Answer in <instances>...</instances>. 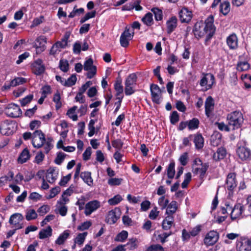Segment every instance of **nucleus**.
I'll list each match as a JSON object with an SVG mask.
<instances>
[{"mask_svg": "<svg viewBox=\"0 0 251 251\" xmlns=\"http://www.w3.org/2000/svg\"><path fill=\"white\" fill-rule=\"evenodd\" d=\"M227 120L229 127L233 130L241 127L244 119L241 112L235 111L227 115Z\"/></svg>", "mask_w": 251, "mask_h": 251, "instance_id": "nucleus-1", "label": "nucleus"}, {"mask_svg": "<svg viewBox=\"0 0 251 251\" xmlns=\"http://www.w3.org/2000/svg\"><path fill=\"white\" fill-rule=\"evenodd\" d=\"M195 37L199 39L206 36V40H208L211 37H209V32L205 28L204 23L202 21L197 22L193 29Z\"/></svg>", "mask_w": 251, "mask_h": 251, "instance_id": "nucleus-2", "label": "nucleus"}, {"mask_svg": "<svg viewBox=\"0 0 251 251\" xmlns=\"http://www.w3.org/2000/svg\"><path fill=\"white\" fill-rule=\"evenodd\" d=\"M16 129V124L12 120H6L0 124V132L3 135L9 136L12 134Z\"/></svg>", "mask_w": 251, "mask_h": 251, "instance_id": "nucleus-3", "label": "nucleus"}, {"mask_svg": "<svg viewBox=\"0 0 251 251\" xmlns=\"http://www.w3.org/2000/svg\"><path fill=\"white\" fill-rule=\"evenodd\" d=\"M236 152L238 157L242 161L251 160V150L246 146L242 145L241 143L237 144Z\"/></svg>", "mask_w": 251, "mask_h": 251, "instance_id": "nucleus-4", "label": "nucleus"}, {"mask_svg": "<svg viewBox=\"0 0 251 251\" xmlns=\"http://www.w3.org/2000/svg\"><path fill=\"white\" fill-rule=\"evenodd\" d=\"M45 142V134L40 130H36L32 134V143L34 147L40 148Z\"/></svg>", "mask_w": 251, "mask_h": 251, "instance_id": "nucleus-5", "label": "nucleus"}, {"mask_svg": "<svg viewBox=\"0 0 251 251\" xmlns=\"http://www.w3.org/2000/svg\"><path fill=\"white\" fill-rule=\"evenodd\" d=\"M24 220V217L21 213H17L12 214L9 220V223L10 225L13 226V227L15 228L16 229H22L24 227V225L23 223Z\"/></svg>", "mask_w": 251, "mask_h": 251, "instance_id": "nucleus-6", "label": "nucleus"}, {"mask_svg": "<svg viewBox=\"0 0 251 251\" xmlns=\"http://www.w3.org/2000/svg\"><path fill=\"white\" fill-rule=\"evenodd\" d=\"M237 251H251V238L241 237L236 242Z\"/></svg>", "mask_w": 251, "mask_h": 251, "instance_id": "nucleus-7", "label": "nucleus"}, {"mask_svg": "<svg viewBox=\"0 0 251 251\" xmlns=\"http://www.w3.org/2000/svg\"><path fill=\"white\" fill-rule=\"evenodd\" d=\"M203 76L200 81L201 87H205L206 90L210 89L215 83V77L211 73L203 74Z\"/></svg>", "mask_w": 251, "mask_h": 251, "instance_id": "nucleus-8", "label": "nucleus"}, {"mask_svg": "<svg viewBox=\"0 0 251 251\" xmlns=\"http://www.w3.org/2000/svg\"><path fill=\"white\" fill-rule=\"evenodd\" d=\"M5 113L9 117L16 118L20 117L22 111L20 107L14 103L9 104L5 108Z\"/></svg>", "mask_w": 251, "mask_h": 251, "instance_id": "nucleus-9", "label": "nucleus"}, {"mask_svg": "<svg viewBox=\"0 0 251 251\" xmlns=\"http://www.w3.org/2000/svg\"><path fill=\"white\" fill-rule=\"evenodd\" d=\"M151 99L153 102L159 104L162 101L161 91L156 84H151L150 87Z\"/></svg>", "mask_w": 251, "mask_h": 251, "instance_id": "nucleus-10", "label": "nucleus"}, {"mask_svg": "<svg viewBox=\"0 0 251 251\" xmlns=\"http://www.w3.org/2000/svg\"><path fill=\"white\" fill-rule=\"evenodd\" d=\"M84 69L88 71L86 75L87 78L91 79L97 73V68L93 65V60L92 58H89L85 61Z\"/></svg>", "mask_w": 251, "mask_h": 251, "instance_id": "nucleus-11", "label": "nucleus"}, {"mask_svg": "<svg viewBox=\"0 0 251 251\" xmlns=\"http://www.w3.org/2000/svg\"><path fill=\"white\" fill-rule=\"evenodd\" d=\"M47 42V39L45 36L41 35L36 38L33 46L36 49V53L40 54L46 50Z\"/></svg>", "mask_w": 251, "mask_h": 251, "instance_id": "nucleus-12", "label": "nucleus"}, {"mask_svg": "<svg viewBox=\"0 0 251 251\" xmlns=\"http://www.w3.org/2000/svg\"><path fill=\"white\" fill-rule=\"evenodd\" d=\"M46 68L43 61L41 59H37L31 65L32 72L37 75H41L45 71Z\"/></svg>", "mask_w": 251, "mask_h": 251, "instance_id": "nucleus-13", "label": "nucleus"}, {"mask_svg": "<svg viewBox=\"0 0 251 251\" xmlns=\"http://www.w3.org/2000/svg\"><path fill=\"white\" fill-rule=\"evenodd\" d=\"M100 206V203L97 200H93L87 202L85 205L84 214L86 216H90L93 212L96 211Z\"/></svg>", "mask_w": 251, "mask_h": 251, "instance_id": "nucleus-14", "label": "nucleus"}, {"mask_svg": "<svg viewBox=\"0 0 251 251\" xmlns=\"http://www.w3.org/2000/svg\"><path fill=\"white\" fill-rule=\"evenodd\" d=\"M120 210L118 208H115L109 211L106 217L105 222L109 224H115L120 218Z\"/></svg>", "mask_w": 251, "mask_h": 251, "instance_id": "nucleus-15", "label": "nucleus"}, {"mask_svg": "<svg viewBox=\"0 0 251 251\" xmlns=\"http://www.w3.org/2000/svg\"><path fill=\"white\" fill-rule=\"evenodd\" d=\"M218 239V232L211 231L206 234L204 239V243L206 246H212L217 242Z\"/></svg>", "mask_w": 251, "mask_h": 251, "instance_id": "nucleus-16", "label": "nucleus"}, {"mask_svg": "<svg viewBox=\"0 0 251 251\" xmlns=\"http://www.w3.org/2000/svg\"><path fill=\"white\" fill-rule=\"evenodd\" d=\"M245 210L244 206L241 203L236 204L234 207H232L230 211V216L232 219H236L239 218Z\"/></svg>", "mask_w": 251, "mask_h": 251, "instance_id": "nucleus-17", "label": "nucleus"}, {"mask_svg": "<svg viewBox=\"0 0 251 251\" xmlns=\"http://www.w3.org/2000/svg\"><path fill=\"white\" fill-rule=\"evenodd\" d=\"M226 188L229 191H233L237 186L236 174L234 173H229L226 177Z\"/></svg>", "mask_w": 251, "mask_h": 251, "instance_id": "nucleus-18", "label": "nucleus"}, {"mask_svg": "<svg viewBox=\"0 0 251 251\" xmlns=\"http://www.w3.org/2000/svg\"><path fill=\"white\" fill-rule=\"evenodd\" d=\"M179 17L181 23H189L192 19V13L186 8H183L179 12Z\"/></svg>", "mask_w": 251, "mask_h": 251, "instance_id": "nucleus-19", "label": "nucleus"}, {"mask_svg": "<svg viewBox=\"0 0 251 251\" xmlns=\"http://www.w3.org/2000/svg\"><path fill=\"white\" fill-rule=\"evenodd\" d=\"M177 25V19L176 16H172L166 22L167 32L170 34L172 33Z\"/></svg>", "mask_w": 251, "mask_h": 251, "instance_id": "nucleus-20", "label": "nucleus"}, {"mask_svg": "<svg viewBox=\"0 0 251 251\" xmlns=\"http://www.w3.org/2000/svg\"><path fill=\"white\" fill-rule=\"evenodd\" d=\"M58 175V172L54 168H50L47 171L46 177L47 181L50 183H53L56 180Z\"/></svg>", "mask_w": 251, "mask_h": 251, "instance_id": "nucleus-21", "label": "nucleus"}, {"mask_svg": "<svg viewBox=\"0 0 251 251\" xmlns=\"http://www.w3.org/2000/svg\"><path fill=\"white\" fill-rule=\"evenodd\" d=\"M238 38L236 34L232 33L226 38V44L230 50H235L238 47Z\"/></svg>", "mask_w": 251, "mask_h": 251, "instance_id": "nucleus-22", "label": "nucleus"}, {"mask_svg": "<svg viewBox=\"0 0 251 251\" xmlns=\"http://www.w3.org/2000/svg\"><path fill=\"white\" fill-rule=\"evenodd\" d=\"M214 18L212 15L209 16L205 21V28L209 32V37H212L215 32V28L213 25Z\"/></svg>", "mask_w": 251, "mask_h": 251, "instance_id": "nucleus-23", "label": "nucleus"}, {"mask_svg": "<svg viewBox=\"0 0 251 251\" xmlns=\"http://www.w3.org/2000/svg\"><path fill=\"white\" fill-rule=\"evenodd\" d=\"M214 101L213 99L209 96L207 98L205 102V111L206 115L209 117L214 110Z\"/></svg>", "mask_w": 251, "mask_h": 251, "instance_id": "nucleus-24", "label": "nucleus"}, {"mask_svg": "<svg viewBox=\"0 0 251 251\" xmlns=\"http://www.w3.org/2000/svg\"><path fill=\"white\" fill-rule=\"evenodd\" d=\"M226 154V151L225 148L221 147L218 149L216 152L213 154V159L218 161L221 159H224Z\"/></svg>", "mask_w": 251, "mask_h": 251, "instance_id": "nucleus-25", "label": "nucleus"}, {"mask_svg": "<svg viewBox=\"0 0 251 251\" xmlns=\"http://www.w3.org/2000/svg\"><path fill=\"white\" fill-rule=\"evenodd\" d=\"M174 223V216L169 215L163 220L162 226L164 230H168L171 228Z\"/></svg>", "mask_w": 251, "mask_h": 251, "instance_id": "nucleus-26", "label": "nucleus"}, {"mask_svg": "<svg viewBox=\"0 0 251 251\" xmlns=\"http://www.w3.org/2000/svg\"><path fill=\"white\" fill-rule=\"evenodd\" d=\"M26 81V80L25 78L21 77H16L10 81L9 85H5L4 87L5 89H8L11 87H15L20 84H23L25 83Z\"/></svg>", "mask_w": 251, "mask_h": 251, "instance_id": "nucleus-27", "label": "nucleus"}, {"mask_svg": "<svg viewBox=\"0 0 251 251\" xmlns=\"http://www.w3.org/2000/svg\"><path fill=\"white\" fill-rule=\"evenodd\" d=\"M166 214L169 215H172L176 213L177 210V202L176 201H172L166 207Z\"/></svg>", "mask_w": 251, "mask_h": 251, "instance_id": "nucleus-28", "label": "nucleus"}, {"mask_svg": "<svg viewBox=\"0 0 251 251\" xmlns=\"http://www.w3.org/2000/svg\"><path fill=\"white\" fill-rule=\"evenodd\" d=\"M194 142L197 149H201L203 146L204 140L201 134H197L193 135Z\"/></svg>", "mask_w": 251, "mask_h": 251, "instance_id": "nucleus-29", "label": "nucleus"}, {"mask_svg": "<svg viewBox=\"0 0 251 251\" xmlns=\"http://www.w3.org/2000/svg\"><path fill=\"white\" fill-rule=\"evenodd\" d=\"M52 228L48 226L46 228L42 229L39 233V238L43 239L50 237L52 235Z\"/></svg>", "mask_w": 251, "mask_h": 251, "instance_id": "nucleus-30", "label": "nucleus"}, {"mask_svg": "<svg viewBox=\"0 0 251 251\" xmlns=\"http://www.w3.org/2000/svg\"><path fill=\"white\" fill-rule=\"evenodd\" d=\"M175 163L172 161L171 162L167 167V176L170 179H172L174 177L175 175Z\"/></svg>", "mask_w": 251, "mask_h": 251, "instance_id": "nucleus-31", "label": "nucleus"}, {"mask_svg": "<svg viewBox=\"0 0 251 251\" xmlns=\"http://www.w3.org/2000/svg\"><path fill=\"white\" fill-rule=\"evenodd\" d=\"M80 177L89 186H92L93 184V180L91 176V173L89 172H82L80 174Z\"/></svg>", "mask_w": 251, "mask_h": 251, "instance_id": "nucleus-32", "label": "nucleus"}, {"mask_svg": "<svg viewBox=\"0 0 251 251\" xmlns=\"http://www.w3.org/2000/svg\"><path fill=\"white\" fill-rule=\"evenodd\" d=\"M70 235V232L68 230H65L61 233L58 238L55 241V244L61 245L64 244L66 239L68 238Z\"/></svg>", "mask_w": 251, "mask_h": 251, "instance_id": "nucleus-33", "label": "nucleus"}, {"mask_svg": "<svg viewBox=\"0 0 251 251\" xmlns=\"http://www.w3.org/2000/svg\"><path fill=\"white\" fill-rule=\"evenodd\" d=\"M70 36V34L69 32H66L61 40L56 42V44L60 48V49H64L67 46Z\"/></svg>", "mask_w": 251, "mask_h": 251, "instance_id": "nucleus-34", "label": "nucleus"}, {"mask_svg": "<svg viewBox=\"0 0 251 251\" xmlns=\"http://www.w3.org/2000/svg\"><path fill=\"white\" fill-rule=\"evenodd\" d=\"M30 157L29 152L26 148L21 153L19 157H18V162L21 163L25 162Z\"/></svg>", "mask_w": 251, "mask_h": 251, "instance_id": "nucleus-35", "label": "nucleus"}, {"mask_svg": "<svg viewBox=\"0 0 251 251\" xmlns=\"http://www.w3.org/2000/svg\"><path fill=\"white\" fill-rule=\"evenodd\" d=\"M38 215L34 209H27L25 211V219L27 221L35 220L37 218Z\"/></svg>", "mask_w": 251, "mask_h": 251, "instance_id": "nucleus-36", "label": "nucleus"}, {"mask_svg": "<svg viewBox=\"0 0 251 251\" xmlns=\"http://www.w3.org/2000/svg\"><path fill=\"white\" fill-rule=\"evenodd\" d=\"M153 16L151 13H147L142 18V22L147 25L151 26L153 24Z\"/></svg>", "mask_w": 251, "mask_h": 251, "instance_id": "nucleus-37", "label": "nucleus"}, {"mask_svg": "<svg viewBox=\"0 0 251 251\" xmlns=\"http://www.w3.org/2000/svg\"><path fill=\"white\" fill-rule=\"evenodd\" d=\"M137 78V76L135 74H131L126 78L125 84L135 87L136 84Z\"/></svg>", "mask_w": 251, "mask_h": 251, "instance_id": "nucleus-38", "label": "nucleus"}, {"mask_svg": "<svg viewBox=\"0 0 251 251\" xmlns=\"http://www.w3.org/2000/svg\"><path fill=\"white\" fill-rule=\"evenodd\" d=\"M230 3L228 1H225L220 5V12L226 15L230 11Z\"/></svg>", "mask_w": 251, "mask_h": 251, "instance_id": "nucleus-39", "label": "nucleus"}, {"mask_svg": "<svg viewBox=\"0 0 251 251\" xmlns=\"http://www.w3.org/2000/svg\"><path fill=\"white\" fill-rule=\"evenodd\" d=\"M250 68V65L247 61H241L239 62L237 65V70L240 72L248 71Z\"/></svg>", "mask_w": 251, "mask_h": 251, "instance_id": "nucleus-40", "label": "nucleus"}, {"mask_svg": "<svg viewBox=\"0 0 251 251\" xmlns=\"http://www.w3.org/2000/svg\"><path fill=\"white\" fill-rule=\"evenodd\" d=\"M77 108V107L76 106H74L73 107L69 109L67 112V115H68V117L72 119L74 121H76L77 120L78 117L75 114V111L76 110Z\"/></svg>", "mask_w": 251, "mask_h": 251, "instance_id": "nucleus-41", "label": "nucleus"}, {"mask_svg": "<svg viewBox=\"0 0 251 251\" xmlns=\"http://www.w3.org/2000/svg\"><path fill=\"white\" fill-rule=\"evenodd\" d=\"M87 235V232H86L79 233L75 239V243L79 246H81L83 244Z\"/></svg>", "mask_w": 251, "mask_h": 251, "instance_id": "nucleus-42", "label": "nucleus"}, {"mask_svg": "<svg viewBox=\"0 0 251 251\" xmlns=\"http://www.w3.org/2000/svg\"><path fill=\"white\" fill-rule=\"evenodd\" d=\"M187 124L188 128L190 130H194L199 127L200 122L198 119L193 118L187 122Z\"/></svg>", "mask_w": 251, "mask_h": 251, "instance_id": "nucleus-43", "label": "nucleus"}, {"mask_svg": "<svg viewBox=\"0 0 251 251\" xmlns=\"http://www.w3.org/2000/svg\"><path fill=\"white\" fill-rule=\"evenodd\" d=\"M151 11L154 14L156 21H161L163 18L162 11L157 7H153L151 9Z\"/></svg>", "mask_w": 251, "mask_h": 251, "instance_id": "nucleus-44", "label": "nucleus"}, {"mask_svg": "<svg viewBox=\"0 0 251 251\" xmlns=\"http://www.w3.org/2000/svg\"><path fill=\"white\" fill-rule=\"evenodd\" d=\"M76 79L75 75H71L67 79H65L64 86L69 87L74 85L76 83Z\"/></svg>", "mask_w": 251, "mask_h": 251, "instance_id": "nucleus-45", "label": "nucleus"}, {"mask_svg": "<svg viewBox=\"0 0 251 251\" xmlns=\"http://www.w3.org/2000/svg\"><path fill=\"white\" fill-rule=\"evenodd\" d=\"M114 89L116 91V96L123 94V86L121 80H117L114 84Z\"/></svg>", "mask_w": 251, "mask_h": 251, "instance_id": "nucleus-46", "label": "nucleus"}, {"mask_svg": "<svg viewBox=\"0 0 251 251\" xmlns=\"http://www.w3.org/2000/svg\"><path fill=\"white\" fill-rule=\"evenodd\" d=\"M134 32L133 31H130V27L126 26L124 32L121 34L122 39L125 37L127 38L128 40H131L134 36Z\"/></svg>", "mask_w": 251, "mask_h": 251, "instance_id": "nucleus-47", "label": "nucleus"}, {"mask_svg": "<svg viewBox=\"0 0 251 251\" xmlns=\"http://www.w3.org/2000/svg\"><path fill=\"white\" fill-rule=\"evenodd\" d=\"M122 200V198L120 195H117L108 201V203L110 205H115L120 203Z\"/></svg>", "mask_w": 251, "mask_h": 251, "instance_id": "nucleus-48", "label": "nucleus"}, {"mask_svg": "<svg viewBox=\"0 0 251 251\" xmlns=\"http://www.w3.org/2000/svg\"><path fill=\"white\" fill-rule=\"evenodd\" d=\"M128 232L126 230H123L115 237V240L118 242H124L127 238Z\"/></svg>", "mask_w": 251, "mask_h": 251, "instance_id": "nucleus-49", "label": "nucleus"}, {"mask_svg": "<svg viewBox=\"0 0 251 251\" xmlns=\"http://www.w3.org/2000/svg\"><path fill=\"white\" fill-rule=\"evenodd\" d=\"M59 68L64 72L69 70V63L67 60L61 59L59 61Z\"/></svg>", "mask_w": 251, "mask_h": 251, "instance_id": "nucleus-50", "label": "nucleus"}, {"mask_svg": "<svg viewBox=\"0 0 251 251\" xmlns=\"http://www.w3.org/2000/svg\"><path fill=\"white\" fill-rule=\"evenodd\" d=\"M158 203L161 207V209H164L167 207L169 203V200L166 199L165 196H162L158 199Z\"/></svg>", "mask_w": 251, "mask_h": 251, "instance_id": "nucleus-51", "label": "nucleus"}, {"mask_svg": "<svg viewBox=\"0 0 251 251\" xmlns=\"http://www.w3.org/2000/svg\"><path fill=\"white\" fill-rule=\"evenodd\" d=\"M60 94L58 91L54 95L53 98V101L56 103V108L59 109L61 106V102L60 101Z\"/></svg>", "mask_w": 251, "mask_h": 251, "instance_id": "nucleus-52", "label": "nucleus"}, {"mask_svg": "<svg viewBox=\"0 0 251 251\" xmlns=\"http://www.w3.org/2000/svg\"><path fill=\"white\" fill-rule=\"evenodd\" d=\"M191 174L189 172L186 173L184 176V180L181 184V187L182 188H185L187 187L188 184L191 180Z\"/></svg>", "mask_w": 251, "mask_h": 251, "instance_id": "nucleus-53", "label": "nucleus"}, {"mask_svg": "<svg viewBox=\"0 0 251 251\" xmlns=\"http://www.w3.org/2000/svg\"><path fill=\"white\" fill-rule=\"evenodd\" d=\"M57 210L62 216H66L67 211L68 207L65 205L57 204L56 205Z\"/></svg>", "mask_w": 251, "mask_h": 251, "instance_id": "nucleus-54", "label": "nucleus"}, {"mask_svg": "<svg viewBox=\"0 0 251 251\" xmlns=\"http://www.w3.org/2000/svg\"><path fill=\"white\" fill-rule=\"evenodd\" d=\"M96 121L94 120H91L88 124V129L89 130V132H88V136L89 137H92L95 133V128L94 126V125Z\"/></svg>", "mask_w": 251, "mask_h": 251, "instance_id": "nucleus-55", "label": "nucleus"}, {"mask_svg": "<svg viewBox=\"0 0 251 251\" xmlns=\"http://www.w3.org/2000/svg\"><path fill=\"white\" fill-rule=\"evenodd\" d=\"M51 88L50 85H45L41 89L42 96L44 97H47L48 95L51 94Z\"/></svg>", "mask_w": 251, "mask_h": 251, "instance_id": "nucleus-56", "label": "nucleus"}, {"mask_svg": "<svg viewBox=\"0 0 251 251\" xmlns=\"http://www.w3.org/2000/svg\"><path fill=\"white\" fill-rule=\"evenodd\" d=\"M208 165L206 164L202 165L201 168L197 169L198 171H199L200 177V179H203L204 177L206 172L207 170Z\"/></svg>", "mask_w": 251, "mask_h": 251, "instance_id": "nucleus-57", "label": "nucleus"}, {"mask_svg": "<svg viewBox=\"0 0 251 251\" xmlns=\"http://www.w3.org/2000/svg\"><path fill=\"white\" fill-rule=\"evenodd\" d=\"M50 210V207L48 205H43L41 206L37 210L40 215L43 216L47 213Z\"/></svg>", "mask_w": 251, "mask_h": 251, "instance_id": "nucleus-58", "label": "nucleus"}, {"mask_svg": "<svg viewBox=\"0 0 251 251\" xmlns=\"http://www.w3.org/2000/svg\"><path fill=\"white\" fill-rule=\"evenodd\" d=\"M66 154L62 152H60L57 154V157L55 159V163L56 164L60 165L64 160Z\"/></svg>", "mask_w": 251, "mask_h": 251, "instance_id": "nucleus-59", "label": "nucleus"}, {"mask_svg": "<svg viewBox=\"0 0 251 251\" xmlns=\"http://www.w3.org/2000/svg\"><path fill=\"white\" fill-rule=\"evenodd\" d=\"M179 121V115L178 113L173 111L170 116V122L172 124L175 125Z\"/></svg>", "mask_w": 251, "mask_h": 251, "instance_id": "nucleus-60", "label": "nucleus"}, {"mask_svg": "<svg viewBox=\"0 0 251 251\" xmlns=\"http://www.w3.org/2000/svg\"><path fill=\"white\" fill-rule=\"evenodd\" d=\"M42 196L39 193L37 192H32L30 194L29 196V199L34 201H40Z\"/></svg>", "mask_w": 251, "mask_h": 251, "instance_id": "nucleus-61", "label": "nucleus"}, {"mask_svg": "<svg viewBox=\"0 0 251 251\" xmlns=\"http://www.w3.org/2000/svg\"><path fill=\"white\" fill-rule=\"evenodd\" d=\"M92 225V223L90 221H86L82 223L80 226L77 227V229L80 231H83L88 229Z\"/></svg>", "mask_w": 251, "mask_h": 251, "instance_id": "nucleus-62", "label": "nucleus"}, {"mask_svg": "<svg viewBox=\"0 0 251 251\" xmlns=\"http://www.w3.org/2000/svg\"><path fill=\"white\" fill-rule=\"evenodd\" d=\"M122 181V178H111L108 181V183L111 186L119 185Z\"/></svg>", "mask_w": 251, "mask_h": 251, "instance_id": "nucleus-63", "label": "nucleus"}, {"mask_svg": "<svg viewBox=\"0 0 251 251\" xmlns=\"http://www.w3.org/2000/svg\"><path fill=\"white\" fill-rule=\"evenodd\" d=\"M159 212L157 211L156 207H154L151 211L149 217L151 220H155L159 215Z\"/></svg>", "mask_w": 251, "mask_h": 251, "instance_id": "nucleus-64", "label": "nucleus"}]
</instances>
